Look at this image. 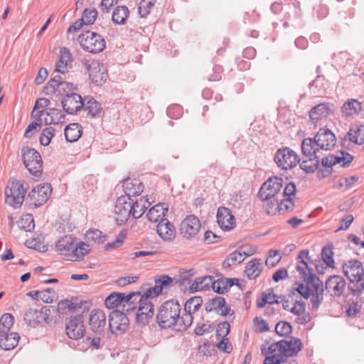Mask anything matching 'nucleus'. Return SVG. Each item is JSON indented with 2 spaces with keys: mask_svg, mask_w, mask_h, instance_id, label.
<instances>
[{
  "mask_svg": "<svg viewBox=\"0 0 364 364\" xmlns=\"http://www.w3.org/2000/svg\"><path fill=\"white\" fill-rule=\"evenodd\" d=\"M302 343L299 338H291L290 341H280L272 344L266 343L262 348V353L266 358L264 364H279L284 362L287 357L298 354L301 350Z\"/></svg>",
  "mask_w": 364,
  "mask_h": 364,
  "instance_id": "obj_1",
  "label": "nucleus"
},
{
  "mask_svg": "<svg viewBox=\"0 0 364 364\" xmlns=\"http://www.w3.org/2000/svg\"><path fill=\"white\" fill-rule=\"evenodd\" d=\"M336 138L330 129H320L314 138H306L301 144L304 156H313L320 150L330 151L336 145Z\"/></svg>",
  "mask_w": 364,
  "mask_h": 364,
  "instance_id": "obj_2",
  "label": "nucleus"
},
{
  "mask_svg": "<svg viewBox=\"0 0 364 364\" xmlns=\"http://www.w3.org/2000/svg\"><path fill=\"white\" fill-rule=\"evenodd\" d=\"M181 306L178 301L169 300L164 302L160 307L156 319L159 325L162 328L173 327L176 331H183L188 328H183L181 322L183 315L181 316Z\"/></svg>",
  "mask_w": 364,
  "mask_h": 364,
  "instance_id": "obj_3",
  "label": "nucleus"
},
{
  "mask_svg": "<svg viewBox=\"0 0 364 364\" xmlns=\"http://www.w3.org/2000/svg\"><path fill=\"white\" fill-rule=\"evenodd\" d=\"M56 250L64 259L69 261L82 259L90 251V245L85 242L75 244L73 238L70 235L63 237L55 245Z\"/></svg>",
  "mask_w": 364,
  "mask_h": 364,
  "instance_id": "obj_4",
  "label": "nucleus"
},
{
  "mask_svg": "<svg viewBox=\"0 0 364 364\" xmlns=\"http://www.w3.org/2000/svg\"><path fill=\"white\" fill-rule=\"evenodd\" d=\"M303 282L305 284L298 285V292L306 299L311 297L313 309H317L323 299V282L316 274Z\"/></svg>",
  "mask_w": 364,
  "mask_h": 364,
  "instance_id": "obj_5",
  "label": "nucleus"
},
{
  "mask_svg": "<svg viewBox=\"0 0 364 364\" xmlns=\"http://www.w3.org/2000/svg\"><path fill=\"white\" fill-rule=\"evenodd\" d=\"M343 271L348 279L352 293L359 294L364 290V268L362 263L356 259H350L343 264Z\"/></svg>",
  "mask_w": 364,
  "mask_h": 364,
  "instance_id": "obj_6",
  "label": "nucleus"
},
{
  "mask_svg": "<svg viewBox=\"0 0 364 364\" xmlns=\"http://www.w3.org/2000/svg\"><path fill=\"white\" fill-rule=\"evenodd\" d=\"M26 188L21 181L11 179L5 188V201L14 208H19L24 199Z\"/></svg>",
  "mask_w": 364,
  "mask_h": 364,
  "instance_id": "obj_7",
  "label": "nucleus"
},
{
  "mask_svg": "<svg viewBox=\"0 0 364 364\" xmlns=\"http://www.w3.org/2000/svg\"><path fill=\"white\" fill-rule=\"evenodd\" d=\"M274 160L277 166L282 170H291L295 168L301 161L297 153L289 147L279 149Z\"/></svg>",
  "mask_w": 364,
  "mask_h": 364,
  "instance_id": "obj_8",
  "label": "nucleus"
},
{
  "mask_svg": "<svg viewBox=\"0 0 364 364\" xmlns=\"http://www.w3.org/2000/svg\"><path fill=\"white\" fill-rule=\"evenodd\" d=\"M78 41L83 50L92 53L101 52L105 47V39L100 34L91 31L80 35Z\"/></svg>",
  "mask_w": 364,
  "mask_h": 364,
  "instance_id": "obj_9",
  "label": "nucleus"
},
{
  "mask_svg": "<svg viewBox=\"0 0 364 364\" xmlns=\"http://www.w3.org/2000/svg\"><path fill=\"white\" fill-rule=\"evenodd\" d=\"M139 296L140 293L132 292L125 295L123 293L114 292L107 296L105 300V306L108 309H113L122 306L123 311L129 312L134 309V306H132V298L139 297Z\"/></svg>",
  "mask_w": 364,
  "mask_h": 364,
  "instance_id": "obj_10",
  "label": "nucleus"
},
{
  "mask_svg": "<svg viewBox=\"0 0 364 364\" xmlns=\"http://www.w3.org/2000/svg\"><path fill=\"white\" fill-rule=\"evenodd\" d=\"M23 161L28 171L38 176L43 171V161L40 154L34 149L26 147L22 149Z\"/></svg>",
  "mask_w": 364,
  "mask_h": 364,
  "instance_id": "obj_11",
  "label": "nucleus"
},
{
  "mask_svg": "<svg viewBox=\"0 0 364 364\" xmlns=\"http://www.w3.org/2000/svg\"><path fill=\"white\" fill-rule=\"evenodd\" d=\"M129 326V321L124 312L119 310L112 311L109 316V327L112 333L117 336L124 333Z\"/></svg>",
  "mask_w": 364,
  "mask_h": 364,
  "instance_id": "obj_12",
  "label": "nucleus"
},
{
  "mask_svg": "<svg viewBox=\"0 0 364 364\" xmlns=\"http://www.w3.org/2000/svg\"><path fill=\"white\" fill-rule=\"evenodd\" d=\"M114 218L119 225L125 223L132 215V198L120 196L113 209Z\"/></svg>",
  "mask_w": 364,
  "mask_h": 364,
  "instance_id": "obj_13",
  "label": "nucleus"
},
{
  "mask_svg": "<svg viewBox=\"0 0 364 364\" xmlns=\"http://www.w3.org/2000/svg\"><path fill=\"white\" fill-rule=\"evenodd\" d=\"M283 186V179L279 177L269 178L261 186L258 196L262 200L278 198V193Z\"/></svg>",
  "mask_w": 364,
  "mask_h": 364,
  "instance_id": "obj_14",
  "label": "nucleus"
},
{
  "mask_svg": "<svg viewBox=\"0 0 364 364\" xmlns=\"http://www.w3.org/2000/svg\"><path fill=\"white\" fill-rule=\"evenodd\" d=\"M65 333L70 339L79 340L83 338L85 334L83 316L76 315L68 318L65 322Z\"/></svg>",
  "mask_w": 364,
  "mask_h": 364,
  "instance_id": "obj_15",
  "label": "nucleus"
},
{
  "mask_svg": "<svg viewBox=\"0 0 364 364\" xmlns=\"http://www.w3.org/2000/svg\"><path fill=\"white\" fill-rule=\"evenodd\" d=\"M84 64L92 82L97 85H102L105 82L107 74V70L102 64L95 60H85Z\"/></svg>",
  "mask_w": 364,
  "mask_h": 364,
  "instance_id": "obj_16",
  "label": "nucleus"
},
{
  "mask_svg": "<svg viewBox=\"0 0 364 364\" xmlns=\"http://www.w3.org/2000/svg\"><path fill=\"white\" fill-rule=\"evenodd\" d=\"M153 297H146V292L144 291L142 296L136 297L139 299V306L136 315V319L138 323L145 325L148 323L150 318H151L154 314V308L153 304L149 301V299Z\"/></svg>",
  "mask_w": 364,
  "mask_h": 364,
  "instance_id": "obj_17",
  "label": "nucleus"
},
{
  "mask_svg": "<svg viewBox=\"0 0 364 364\" xmlns=\"http://www.w3.org/2000/svg\"><path fill=\"white\" fill-rule=\"evenodd\" d=\"M201 227L199 219L194 215H187L181 223L180 234L186 239L195 237Z\"/></svg>",
  "mask_w": 364,
  "mask_h": 364,
  "instance_id": "obj_18",
  "label": "nucleus"
},
{
  "mask_svg": "<svg viewBox=\"0 0 364 364\" xmlns=\"http://www.w3.org/2000/svg\"><path fill=\"white\" fill-rule=\"evenodd\" d=\"M75 89L73 84L68 82L61 80V77L58 75H55L46 87V92L48 94L56 93L59 95L70 94Z\"/></svg>",
  "mask_w": 364,
  "mask_h": 364,
  "instance_id": "obj_19",
  "label": "nucleus"
},
{
  "mask_svg": "<svg viewBox=\"0 0 364 364\" xmlns=\"http://www.w3.org/2000/svg\"><path fill=\"white\" fill-rule=\"evenodd\" d=\"M52 188L50 184L38 185L33 188L28 193V198L31 204L38 207L45 203L50 198Z\"/></svg>",
  "mask_w": 364,
  "mask_h": 364,
  "instance_id": "obj_20",
  "label": "nucleus"
},
{
  "mask_svg": "<svg viewBox=\"0 0 364 364\" xmlns=\"http://www.w3.org/2000/svg\"><path fill=\"white\" fill-rule=\"evenodd\" d=\"M309 254V250H304L301 251L297 256V264L296 269L299 274L298 277L302 281L315 275V274H314L313 269L309 267L311 259Z\"/></svg>",
  "mask_w": 364,
  "mask_h": 364,
  "instance_id": "obj_21",
  "label": "nucleus"
},
{
  "mask_svg": "<svg viewBox=\"0 0 364 364\" xmlns=\"http://www.w3.org/2000/svg\"><path fill=\"white\" fill-rule=\"evenodd\" d=\"M325 288L331 296L340 297L344 294L346 282L342 276L333 275L326 281Z\"/></svg>",
  "mask_w": 364,
  "mask_h": 364,
  "instance_id": "obj_22",
  "label": "nucleus"
},
{
  "mask_svg": "<svg viewBox=\"0 0 364 364\" xmlns=\"http://www.w3.org/2000/svg\"><path fill=\"white\" fill-rule=\"evenodd\" d=\"M203 303L200 296H194L189 299L185 304L184 311L183 314L182 321L183 323V328H188L193 323V314L198 311Z\"/></svg>",
  "mask_w": 364,
  "mask_h": 364,
  "instance_id": "obj_23",
  "label": "nucleus"
},
{
  "mask_svg": "<svg viewBox=\"0 0 364 364\" xmlns=\"http://www.w3.org/2000/svg\"><path fill=\"white\" fill-rule=\"evenodd\" d=\"M49 310L46 308L40 310L29 309L24 314L25 322L31 327H36L43 322L48 323Z\"/></svg>",
  "mask_w": 364,
  "mask_h": 364,
  "instance_id": "obj_24",
  "label": "nucleus"
},
{
  "mask_svg": "<svg viewBox=\"0 0 364 364\" xmlns=\"http://www.w3.org/2000/svg\"><path fill=\"white\" fill-rule=\"evenodd\" d=\"M333 110V105L329 103H321L312 107L309 112L311 122L314 126L321 124V121L326 119Z\"/></svg>",
  "mask_w": 364,
  "mask_h": 364,
  "instance_id": "obj_25",
  "label": "nucleus"
},
{
  "mask_svg": "<svg viewBox=\"0 0 364 364\" xmlns=\"http://www.w3.org/2000/svg\"><path fill=\"white\" fill-rule=\"evenodd\" d=\"M62 106L65 112L73 114L80 111L84 106L81 96L75 92L67 94L62 100Z\"/></svg>",
  "mask_w": 364,
  "mask_h": 364,
  "instance_id": "obj_26",
  "label": "nucleus"
},
{
  "mask_svg": "<svg viewBox=\"0 0 364 364\" xmlns=\"http://www.w3.org/2000/svg\"><path fill=\"white\" fill-rule=\"evenodd\" d=\"M173 285V279L168 275H161L155 279V285L145 291L146 297H156L167 291Z\"/></svg>",
  "mask_w": 364,
  "mask_h": 364,
  "instance_id": "obj_27",
  "label": "nucleus"
},
{
  "mask_svg": "<svg viewBox=\"0 0 364 364\" xmlns=\"http://www.w3.org/2000/svg\"><path fill=\"white\" fill-rule=\"evenodd\" d=\"M72 63V55L70 50L63 47L60 50L59 59L55 64V68L54 73L58 74H65L68 72V69L70 68Z\"/></svg>",
  "mask_w": 364,
  "mask_h": 364,
  "instance_id": "obj_28",
  "label": "nucleus"
},
{
  "mask_svg": "<svg viewBox=\"0 0 364 364\" xmlns=\"http://www.w3.org/2000/svg\"><path fill=\"white\" fill-rule=\"evenodd\" d=\"M217 221L223 230H230L235 226V218L230 210L225 207H220L217 213Z\"/></svg>",
  "mask_w": 364,
  "mask_h": 364,
  "instance_id": "obj_29",
  "label": "nucleus"
},
{
  "mask_svg": "<svg viewBox=\"0 0 364 364\" xmlns=\"http://www.w3.org/2000/svg\"><path fill=\"white\" fill-rule=\"evenodd\" d=\"M89 323L90 328L95 333L103 331L106 326V315L102 310L94 309L90 316Z\"/></svg>",
  "mask_w": 364,
  "mask_h": 364,
  "instance_id": "obj_30",
  "label": "nucleus"
},
{
  "mask_svg": "<svg viewBox=\"0 0 364 364\" xmlns=\"http://www.w3.org/2000/svg\"><path fill=\"white\" fill-rule=\"evenodd\" d=\"M156 232L164 241L171 242L176 237V230L173 224L166 218L162 219L156 225Z\"/></svg>",
  "mask_w": 364,
  "mask_h": 364,
  "instance_id": "obj_31",
  "label": "nucleus"
},
{
  "mask_svg": "<svg viewBox=\"0 0 364 364\" xmlns=\"http://www.w3.org/2000/svg\"><path fill=\"white\" fill-rule=\"evenodd\" d=\"M127 197L131 198L136 196L140 195L144 191V184L136 178H128L123 181L122 185Z\"/></svg>",
  "mask_w": 364,
  "mask_h": 364,
  "instance_id": "obj_32",
  "label": "nucleus"
},
{
  "mask_svg": "<svg viewBox=\"0 0 364 364\" xmlns=\"http://www.w3.org/2000/svg\"><path fill=\"white\" fill-rule=\"evenodd\" d=\"M208 311H215L219 315L225 316L229 314L230 307L227 305L224 298L216 296L206 305Z\"/></svg>",
  "mask_w": 364,
  "mask_h": 364,
  "instance_id": "obj_33",
  "label": "nucleus"
},
{
  "mask_svg": "<svg viewBox=\"0 0 364 364\" xmlns=\"http://www.w3.org/2000/svg\"><path fill=\"white\" fill-rule=\"evenodd\" d=\"M251 252H247L242 250H236L230 253L223 263V267L228 269L232 266H235L242 263L247 257L251 255Z\"/></svg>",
  "mask_w": 364,
  "mask_h": 364,
  "instance_id": "obj_34",
  "label": "nucleus"
},
{
  "mask_svg": "<svg viewBox=\"0 0 364 364\" xmlns=\"http://www.w3.org/2000/svg\"><path fill=\"white\" fill-rule=\"evenodd\" d=\"M290 312L296 316V321L299 324H306L310 321L309 314L306 312L305 304L301 301H296L292 304Z\"/></svg>",
  "mask_w": 364,
  "mask_h": 364,
  "instance_id": "obj_35",
  "label": "nucleus"
},
{
  "mask_svg": "<svg viewBox=\"0 0 364 364\" xmlns=\"http://www.w3.org/2000/svg\"><path fill=\"white\" fill-rule=\"evenodd\" d=\"M65 115L60 109L55 108H48L46 109L43 121L46 124H58L62 122Z\"/></svg>",
  "mask_w": 364,
  "mask_h": 364,
  "instance_id": "obj_36",
  "label": "nucleus"
},
{
  "mask_svg": "<svg viewBox=\"0 0 364 364\" xmlns=\"http://www.w3.org/2000/svg\"><path fill=\"white\" fill-rule=\"evenodd\" d=\"M151 202L145 197H141L135 202L132 199V215L134 218H139L149 207Z\"/></svg>",
  "mask_w": 364,
  "mask_h": 364,
  "instance_id": "obj_37",
  "label": "nucleus"
},
{
  "mask_svg": "<svg viewBox=\"0 0 364 364\" xmlns=\"http://www.w3.org/2000/svg\"><path fill=\"white\" fill-rule=\"evenodd\" d=\"M167 211L168 207L164 204L159 203L149 209L146 217L151 222H160L162 219H164V217Z\"/></svg>",
  "mask_w": 364,
  "mask_h": 364,
  "instance_id": "obj_38",
  "label": "nucleus"
},
{
  "mask_svg": "<svg viewBox=\"0 0 364 364\" xmlns=\"http://www.w3.org/2000/svg\"><path fill=\"white\" fill-rule=\"evenodd\" d=\"M263 268L262 262L260 259H253L250 261L245 269L247 277L250 279H254L259 277Z\"/></svg>",
  "mask_w": 364,
  "mask_h": 364,
  "instance_id": "obj_39",
  "label": "nucleus"
},
{
  "mask_svg": "<svg viewBox=\"0 0 364 364\" xmlns=\"http://www.w3.org/2000/svg\"><path fill=\"white\" fill-rule=\"evenodd\" d=\"M348 137L350 141L355 144H364V126L363 125H353L349 132H348Z\"/></svg>",
  "mask_w": 364,
  "mask_h": 364,
  "instance_id": "obj_40",
  "label": "nucleus"
},
{
  "mask_svg": "<svg viewBox=\"0 0 364 364\" xmlns=\"http://www.w3.org/2000/svg\"><path fill=\"white\" fill-rule=\"evenodd\" d=\"M64 134L68 141L75 142L82 135V127L78 123L70 124L65 128Z\"/></svg>",
  "mask_w": 364,
  "mask_h": 364,
  "instance_id": "obj_41",
  "label": "nucleus"
},
{
  "mask_svg": "<svg viewBox=\"0 0 364 364\" xmlns=\"http://www.w3.org/2000/svg\"><path fill=\"white\" fill-rule=\"evenodd\" d=\"M19 338L20 336L17 333H7L1 337L0 347L5 350H11L18 345Z\"/></svg>",
  "mask_w": 364,
  "mask_h": 364,
  "instance_id": "obj_42",
  "label": "nucleus"
},
{
  "mask_svg": "<svg viewBox=\"0 0 364 364\" xmlns=\"http://www.w3.org/2000/svg\"><path fill=\"white\" fill-rule=\"evenodd\" d=\"M214 278L212 276L197 277L192 283L190 289L192 291H203L212 287Z\"/></svg>",
  "mask_w": 364,
  "mask_h": 364,
  "instance_id": "obj_43",
  "label": "nucleus"
},
{
  "mask_svg": "<svg viewBox=\"0 0 364 364\" xmlns=\"http://www.w3.org/2000/svg\"><path fill=\"white\" fill-rule=\"evenodd\" d=\"M308 159H304L300 164V168L307 173H313L316 170L318 164V156L314 154L313 156H305Z\"/></svg>",
  "mask_w": 364,
  "mask_h": 364,
  "instance_id": "obj_44",
  "label": "nucleus"
},
{
  "mask_svg": "<svg viewBox=\"0 0 364 364\" xmlns=\"http://www.w3.org/2000/svg\"><path fill=\"white\" fill-rule=\"evenodd\" d=\"M361 103L357 100H349L342 107V112L346 116L358 114L361 111Z\"/></svg>",
  "mask_w": 364,
  "mask_h": 364,
  "instance_id": "obj_45",
  "label": "nucleus"
},
{
  "mask_svg": "<svg viewBox=\"0 0 364 364\" xmlns=\"http://www.w3.org/2000/svg\"><path fill=\"white\" fill-rule=\"evenodd\" d=\"M129 15V11L126 6H119L112 13V21L117 24H124Z\"/></svg>",
  "mask_w": 364,
  "mask_h": 364,
  "instance_id": "obj_46",
  "label": "nucleus"
},
{
  "mask_svg": "<svg viewBox=\"0 0 364 364\" xmlns=\"http://www.w3.org/2000/svg\"><path fill=\"white\" fill-rule=\"evenodd\" d=\"M14 323V316L10 314H4L0 318V337L9 333Z\"/></svg>",
  "mask_w": 364,
  "mask_h": 364,
  "instance_id": "obj_47",
  "label": "nucleus"
},
{
  "mask_svg": "<svg viewBox=\"0 0 364 364\" xmlns=\"http://www.w3.org/2000/svg\"><path fill=\"white\" fill-rule=\"evenodd\" d=\"M83 107L91 117L97 116L102 110L101 105L92 97H86Z\"/></svg>",
  "mask_w": 364,
  "mask_h": 364,
  "instance_id": "obj_48",
  "label": "nucleus"
},
{
  "mask_svg": "<svg viewBox=\"0 0 364 364\" xmlns=\"http://www.w3.org/2000/svg\"><path fill=\"white\" fill-rule=\"evenodd\" d=\"M277 298V296L273 294V291L272 289H268L267 291L262 293L261 299L257 301V306L261 309L267 304H277L279 303V301Z\"/></svg>",
  "mask_w": 364,
  "mask_h": 364,
  "instance_id": "obj_49",
  "label": "nucleus"
},
{
  "mask_svg": "<svg viewBox=\"0 0 364 364\" xmlns=\"http://www.w3.org/2000/svg\"><path fill=\"white\" fill-rule=\"evenodd\" d=\"M50 105V100L47 98H40L36 100L35 106L31 112L32 117H43L45 115L46 110H39L40 108L47 107Z\"/></svg>",
  "mask_w": 364,
  "mask_h": 364,
  "instance_id": "obj_50",
  "label": "nucleus"
},
{
  "mask_svg": "<svg viewBox=\"0 0 364 364\" xmlns=\"http://www.w3.org/2000/svg\"><path fill=\"white\" fill-rule=\"evenodd\" d=\"M106 236L99 230H89L85 234V240L87 242L101 244L105 241Z\"/></svg>",
  "mask_w": 364,
  "mask_h": 364,
  "instance_id": "obj_51",
  "label": "nucleus"
},
{
  "mask_svg": "<svg viewBox=\"0 0 364 364\" xmlns=\"http://www.w3.org/2000/svg\"><path fill=\"white\" fill-rule=\"evenodd\" d=\"M296 198H291L288 197H283V198H279V213H284L286 212L292 211L295 207Z\"/></svg>",
  "mask_w": 364,
  "mask_h": 364,
  "instance_id": "obj_52",
  "label": "nucleus"
},
{
  "mask_svg": "<svg viewBox=\"0 0 364 364\" xmlns=\"http://www.w3.org/2000/svg\"><path fill=\"white\" fill-rule=\"evenodd\" d=\"M34 219L31 214L23 215L18 222V227L20 229L30 232L34 229Z\"/></svg>",
  "mask_w": 364,
  "mask_h": 364,
  "instance_id": "obj_53",
  "label": "nucleus"
},
{
  "mask_svg": "<svg viewBox=\"0 0 364 364\" xmlns=\"http://www.w3.org/2000/svg\"><path fill=\"white\" fill-rule=\"evenodd\" d=\"M262 201L264 203L263 208L268 215H275L277 211L279 212V198H272Z\"/></svg>",
  "mask_w": 364,
  "mask_h": 364,
  "instance_id": "obj_54",
  "label": "nucleus"
},
{
  "mask_svg": "<svg viewBox=\"0 0 364 364\" xmlns=\"http://www.w3.org/2000/svg\"><path fill=\"white\" fill-rule=\"evenodd\" d=\"M55 134V129L52 127L45 128L40 136L39 140L43 146H48L50 144L51 139Z\"/></svg>",
  "mask_w": 364,
  "mask_h": 364,
  "instance_id": "obj_55",
  "label": "nucleus"
},
{
  "mask_svg": "<svg viewBox=\"0 0 364 364\" xmlns=\"http://www.w3.org/2000/svg\"><path fill=\"white\" fill-rule=\"evenodd\" d=\"M156 1V0H141L140 1L138 10L141 17H145L150 13Z\"/></svg>",
  "mask_w": 364,
  "mask_h": 364,
  "instance_id": "obj_56",
  "label": "nucleus"
},
{
  "mask_svg": "<svg viewBox=\"0 0 364 364\" xmlns=\"http://www.w3.org/2000/svg\"><path fill=\"white\" fill-rule=\"evenodd\" d=\"M235 281L237 280L236 279H228L226 281V284L224 285L223 281L213 280L212 288L215 292L222 294L226 290L228 286L232 287L235 284Z\"/></svg>",
  "mask_w": 364,
  "mask_h": 364,
  "instance_id": "obj_57",
  "label": "nucleus"
},
{
  "mask_svg": "<svg viewBox=\"0 0 364 364\" xmlns=\"http://www.w3.org/2000/svg\"><path fill=\"white\" fill-rule=\"evenodd\" d=\"M292 328L289 323L285 321L278 322L275 326L276 333L281 336H287L291 333Z\"/></svg>",
  "mask_w": 364,
  "mask_h": 364,
  "instance_id": "obj_58",
  "label": "nucleus"
},
{
  "mask_svg": "<svg viewBox=\"0 0 364 364\" xmlns=\"http://www.w3.org/2000/svg\"><path fill=\"white\" fill-rule=\"evenodd\" d=\"M97 16V11L96 9H86L84 11L83 16L82 17L85 24H92Z\"/></svg>",
  "mask_w": 364,
  "mask_h": 364,
  "instance_id": "obj_59",
  "label": "nucleus"
},
{
  "mask_svg": "<svg viewBox=\"0 0 364 364\" xmlns=\"http://www.w3.org/2000/svg\"><path fill=\"white\" fill-rule=\"evenodd\" d=\"M36 119V121H34L28 124V127L26 128L24 136L26 138H30L32 136V131L36 130L37 129H40L42 126V124L43 122V118L38 117H35Z\"/></svg>",
  "mask_w": 364,
  "mask_h": 364,
  "instance_id": "obj_60",
  "label": "nucleus"
},
{
  "mask_svg": "<svg viewBox=\"0 0 364 364\" xmlns=\"http://www.w3.org/2000/svg\"><path fill=\"white\" fill-rule=\"evenodd\" d=\"M336 157V159H334L335 161H337V164H341L342 166H348L353 159V156L351 154L343 151H341Z\"/></svg>",
  "mask_w": 364,
  "mask_h": 364,
  "instance_id": "obj_61",
  "label": "nucleus"
},
{
  "mask_svg": "<svg viewBox=\"0 0 364 364\" xmlns=\"http://www.w3.org/2000/svg\"><path fill=\"white\" fill-rule=\"evenodd\" d=\"M55 296V291L48 288L44 291H41L40 299L44 303L50 304L53 301Z\"/></svg>",
  "mask_w": 364,
  "mask_h": 364,
  "instance_id": "obj_62",
  "label": "nucleus"
},
{
  "mask_svg": "<svg viewBox=\"0 0 364 364\" xmlns=\"http://www.w3.org/2000/svg\"><path fill=\"white\" fill-rule=\"evenodd\" d=\"M321 256L323 262L329 267H331L334 264L333 258V253L331 248L323 247L321 252Z\"/></svg>",
  "mask_w": 364,
  "mask_h": 364,
  "instance_id": "obj_63",
  "label": "nucleus"
},
{
  "mask_svg": "<svg viewBox=\"0 0 364 364\" xmlns=\"http://www.w3.org/2000/svg\"><path fill=\"white\" fill-rule=\"evenodd\" d=\"M126 237V233L122 231L117 237L116 240L112 242H109L105 245V249L107 250L109 249L117 248L120 247L123 242L124 240Z\"/></svg>",
  "mask_w": 364,
  "mask_h": 364,
  "instance_id": "obj_64",
  "label": "nucleus"
}]
</instances>
